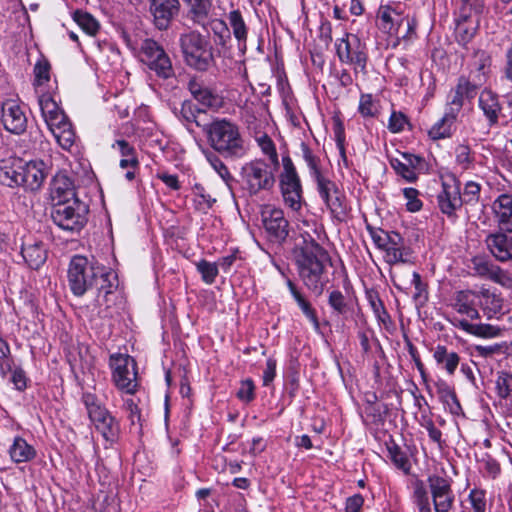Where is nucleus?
I'll return each instance as SVG.
<instances>
[{"instance_id":"nucleus-18","label":"nucleus","mask_w":512,"mask_h":512,"mask_svg":"<svg viewBox=\"0 0 512 512\" xmlns=\"http://www.w3.org/2000/svg\"><path fill=\"white\" fill-rule=\"evenodd\" d=\"M149 14L154 27L167 30L180 12L179 0H148Z\"/></svg>"},{"instance_id":"nucleus-19","label":"nucleus","mask_w":512,"mask_h":512,"mask_svg":"<svg viewBox=\"0 0 512 512\" xmlns=\"http://www.w3.org/2000/svg\"><path fill=\"white\" fill-rule=\"evenodd\" d=\"M482 86L481 78L475 76L473 78L461 75L456 86L451 90L447 98V103L458 111H461L464 105V100H472Z\"/></svg>"},{"instance_id":"nucleus-42","label":"nucleus","mask_w":512,"mask_h":512,"mask_svg":"<svg viewBox=\"0 0 512 512\" xmlns=\"http://www.w3.org/2000/svg\"><path fill=\"white\" fill-rule=\"evenodd\" d=\"M437 391L441 401L447 406L450 413L459 415L462 408L455 391L445 382H441L437 385Z\"/></svg>"},{"instance_id":"nucleus-59","label":"nucleus","mask_w":512,"mask_h":512,"mask_svg":"<svg viewBox=\"0 0 512 512\" xmlns=\"http://www.w3.org/2000/svg\"><path fill=\"white\" fill-rule=\"evenodd\" d=\"M403 195L407 200L406 208L409 212H418L421 210L423 203L419 199V191L417 189L412 187L404 188Z\"/></svg>"},{"instance_id":"nucleus-55","label":"nucleus","mask_w":512,"mask_h":512,"mask_svg":"<svg viewBox=\"0 0 512 512\" xmlns=\"http://www.w3.org/2000/svg\"><path fill=\"white\" fill-rule=\"evenodd\" d=\"M328 303L339 315H344L348 312V303L342 292L339 290H334L329 294Z\"/></svg>"},{"instance_id":"nucleus-30","label":"nucleus","mask_w":512,"mask_h":512,"mask_svg":"<svg viewBox=\"0 0 512 512\" xmlns=\"http://www.w3.org/2000/svg\"><path fill=\"white\" fill-rule=\"evenodd\" d=\"M38 102L48 128L60 125L62 121L68 119L57 102L49 94H42Z\"/></svg>"},{"instance_id":"nucleus-3","label":"nucleus","mask_w":512,"mask_h":512,"mask_svg":"<svg viewBox=\"0 0 512 512\" xmlns=\"http://www.w3.org/2000/svg\"><path fill=\"white\" fill-rule=\"evenodd\" d=\"M278 168L263 159L246 162L240 170L242 188L250 196L271 191L276 183L275 173Z\"/></svg>"},{"instance_id":"nucleus-22","label":"nucleus","mask_w":512,"mask_h":512,"mask_svg":"<svg viewBox=\"0 0 512 512\" xmlns=\"http://www.w3.org/2000/svg\"><path fill=\"white\" fill-rule=\"evenodd\" d=\"M485 243L498 261L512 260V236L503 232L491 233L486 237Z\"/></svg>"},{"instance_id":"nucleus-28","label":"nucleus","mask_w":512,"mask_h":512,"mask_svg":"<svg viewBox=\"0 0 512 512\" xmlns=\"http://www.w3.org/2000/svg\"><path fill=\"white\" fill-rule=\"evenodd\" d=\"M478 106L487 119L489 126L498 124L502 105L500 104L499 97L495 92L487 88L482 90L479 96Z\"/></svg>"},{"instance_id":"nucleus-1","label":"nucleus","mask_w":512,"mask_h":512,"mask_svg":"<svg viewBox=\"0 0 512 512\" xmlns=\"http://www.w3.org/2000/svg\"><path fill=\"white\" fill-rule=\"evenodd\" d=\"M327 251L315 240L305 243L296 257L298 274L304 285L316 295H321L328 282L326 262Z\"/></svg>"},{"instance_id":"nucleus-13","label":"nucleus","mask_w":512,"mask_h":512,"mask_svg":"<svg viewBox=\"0 0 512 512\" xmlns=\"http://www.w3.org/2000/svg\"><path fill=\"white\" fill-rule=\"evenodd\" d=\"M139 56L141 62L153 71L157 77L169 79L174 76L170 57L157 41L149 38L143 40Z\"/></svg>"},{"instance_id":"nucleus-24","label":"nucleus","mask_w":512,"mask_h":512,"mask_svg":"<svg viewBox=\"0 0 512 512\" xmlns=\"http://www.w3.org/2000/svg\"><path fill=\"white\" fill-rule=\"evenodd\" d=\"M47 248L40 240H27L21 246V255L24 262L31 269H39L47 260Z\"/></svg>"},{"instance_id":"nucleus-21","label":"nucleus","mask_w":512,"mask_h":512,"mask_svg":"<svg viewBox=\"0 0 512 512\" xmlns=\"http://www.w3.org/2000/svg\"><path fill=\"white\" fill-rule=\"evenodd\" d=\"M102 273H97L94 283H92V289L97 290L96 303L101 306L104 302L108 301V297L113 294L114 290L118 286L117 274L110 268L99 264V269Z\"/></svg>"},{"instance_id":"nucleus-33","label":"nucleus","mask_w":512,"mask_h":512,"mask_svg":"<svg viewBox=\"0 0 512 512\" xmlns=\"http://www.w3.org/2000/svg\"><path fill=\"white\" fill-rule=\"evenodd\" d=\"M228 27L231 29L234 38L237 40L239 51L244 54L247 49L248 27L242 16L237 10H232L227 14Z\"/></svg>"},{"instance_id":"nucleus-32","label":"nucleus","mask_w":512,"mask_h":512,"mask_svg":"<svg viewBox=\"0 0 512 512\" xmlns=\"http://www.w3.org/2000/svg\"><path fill=\"white\" fill-rule=\"evenodd\" d=\"M478 304L488 319L497 317L502 313L503 299L495 291L481 289L477 292Z\"/></svg>"},{"instance_id":"nucleus-64","label":"nucleus","mask_w":512,"mask_h":512,"mask_svg":"<svg viewBox=\"0 0 512 512\" xmlns=\"http://www.w3.org/2000/svg\"><path fill=\"white\" fill-rule=\"evenodd\" d=\"M255 386L252 379H245L241 382L240 388L237 392V397L245 402H250L255 397Z\"/></svg>"},{"instance_id":"nucleus-2","label":"nucleus","mask_w":512,"mask_h":512,"mask_svg":"<svg viewBox=\"0 0 512 512\" xmlns=\"http://www.w3.org/2000/svg\"><path fill=\"white\" fill-rule=\"evenodd\" d=\"M203 131L213 150L225 158L240 159L248 152L238 125L230 120L217 118L203 125Z\"/></svg>"},{"instance_id":"nucleus-15","label":"nucleus","mask_w":512,"mask_h":512,"mask_svg":"<svg viewBox=\"0 0 512 512\" xmlns=\"http://www.w3.org/2000/svg\"><path fill=\"white\" fill-rule=\"evenodd\" d=\"M336 52L342 63L352 64L355 72H366V45L357 35L350 34L336 42Z\"/></svg>"},{"instance_id":"nucleus-44","label":"nucleus","mask_w":512,"mask_h":512,"mask_svg":"<svg viewBox=\"0 0 512 512\" xmlns=\"http://www.w3.org/2000/svg\"><path fill=\"white\" fill-rule=\"evenodd\" d=\"M388 453L391 461L398 469L403 471L406 475L410 473L411 463L406 452H404L398 445L394 444L388 447Z\"/></svg>"},{"instance_id":"nucleus-41","label":"nucleus","mask_w":512,"mask_h":512,"mask_svg":"<svg viewBox=\"0 0 512 512\" xmlns=\"http://www.w3.org/2000/svg\"><path fill=\"white\" fill-rule=\"evenodd\" d=\"M380 108V100L373 94L362 93L360 95L358 112L363 118H377Z\"/></svg>"},{"instance_id":"nucleus-34","label":"nucleus","mask_w":512,"mask_h":512,"mask_svg":"<svg viewBox=\"0 0 512 512\" xmlns=\"http://www.w3.org/2000/svg\"><path fill=\"white\" fill-rule=\"evenodd\" d=\"M286 278V285L297 303L298 307L305 315V317L312 323L314 329L319 331L320 323L316 314L315 309L312 307L311 303L304 297V295L299 291L295 283L288 277Z\"/></svg>"},{"instance_id":"nucleus-53","label":"nucleus","mask_w":512,"mask_h":512,"mask_svg":"<svg viewBox=\"0 0 512 512\" xmlns=\"http://www.w3.org/2000/svg\"><path fill=\"white\" fill-rule=\"evenodd\" d=\"M369 304L378 319V321L382 323H386L389 320V314L386 311L382 300L379 298L377 293H369L368 294Z\"/></svg>"},{"instance_id":"nucleus-27","label":"nucleus","mask_w":512,"mask_h":512,"mask_svg":"<svg viewBox=\"0 0 512 512\" xmlns=\"http://www.w3.org/2000/svg\"><path fill=\"white\" fill-rule=\"evenodd\" d=\"M188 89L193 98L205 108H216L221 104V99L217 93L200 79H191L188 83Z\"/></svg>"},{"instance_id":"nucleus-20","label":"nucleus","mask_w":512,"mask_h":512,"mask_svg":"<svg viewBox=\"0 0 512 512\" xmlns=\"http://www.w3.org/2000/svg\"><path fill=\"white\" fill-rule=\"evenodd\" d=\"M1 120L4 128L13 134H21L26 130L27 117L24 108L13 99L2 103Z\"/></svg>"},{"instance_id":"nucleus-14","label":"nucleus","mask_w":512,"mask_h":512,"mask_svg":"<svg viewBox=\"0 0 512 512\" xmlns=\"http://www.w3.org/2000/svg\"><path fill=\"white\" fill-rule=\"evenodd\" d=\"M442 189L437 195L439 210L450 220L456 221L457 210L462 204L461 183L454 174H448L441 178Z\"/></svg>"},{"instance_id":"nucleus-46","label":"nucleus","mask_w":512,"mask_h":512,"mask_svg":"<svg viewBox=\"0 0 512 512\" xmlns=\"http://www.w3.org/2000/svg\"><path fill=\"white\" fill-rule=\"evenodd\" d=\"M481 185L475 181H468L461 188L463 206H475L480 199Z\"/></svg>"},{"instance_id":"nucleus-52","label":"nucleus","mask_w":512,"mask_h":512,"mask_svg":"<svg viewBox=\"0 0 512 512\" xmlns=\"http://www.w3.org/2000/svg\"><path fill=\"white\" fill-rule=\"evenodd\" d=\"M205 156L211 167L218 173L222 180L226 184H229V182L233 180V177L218 155L214 152H207Z\"/></svg>"},{"instance_id":"nucleus-31","label":"nucleus","mask_w":512,"mask_h":512,"mask_svg":"<svg viewBox=\"0 0 512 512\" xmlns=\"http://www.w3.org/2000/svg\"><path fill=\"white\" fill-rule=\"evenodd\" d=\"M301 157L306 164L309 176L314 181L329 174L320 156L314 152L305 142L300 143Z\"/></svg>"},{"instance_id":"nucleus-10","label":"nucleus","mask_w":512,"mask_h":512,"mask_svg":"<svg viewBox=\"0 0 512 512\" xmlns=\"http://www.w3.org/2000/svg\"><path fill=\"white\" fill-rule=\"evenodd\" d=\"M109 365L115 386L126 394H135L139 384L134 358L128 354L115 353L110 356Z\"/></svg>"},{"instance_id":"nucleus-63","label":"nucleus","mask_w":512,"mask_h":512,"mask_svg":"<svg viewBox=\"0 0 512 512\" xmlns=\"http://www.w3.org/2000/svg\"><path fill=\"white\" fill-rule=\"evenodd\" d=\"M10 381L17 391L23 392L27 388L28 377L21 367H14Z\"/></svg>"},{"instance_id":"nucleus-61","label":"nucleus","mask_w":512,"mask_h":512,"mask_svg":"<svg viewBox=\"0 0 512 512\" xmlns=\"http://www.w3.org/2000/svg\"><path fill=\"white\" fill-rule=\"evenodd\" d=\"M472 264H473L472 268L477 275H479L481 277L488 278V279L492 273V270L496 266L492 262L487 261L480 257L473 258Z\"/></svg>"},{"instance_id":"nucleus-51","label":"nucleus","mask_w":512,"mask_h":512,"mask_svg":"<svg viewBox=\"0 0 512 512\" xmlns=\"http://www.w3.org/2000/svg\"><path fill=\"white\" fill-rule=\"evenodd\" d=\"M467 501L472 512H487L486 491L479 488L470 490Z\"/></svg>"},{"instance_id":"nucleus-45","label":"nucleus","mask_w":512,"mask_h":512,"mask_svg":"<svg viewBox=\"0 0 512 512\" xmlns=\"http://www.w3.org/2000/svg\"><path fill=\"white\" fill-rule=\"evenodd\" d=\"M211 30L215 36V42L225 47L231 40V31L228 24L221 19H214L211 21Z\"/></svg>"},{"instance_id":"nucleus-62","label":"nucleus","mask_w":512,"mask_h":512,"mask_svg":"<svg viewBox=\"0 0 512 512\" xmlns=\"http://www.w3.org/2000/svg\"><path fill=\"white\" fill-rule=\"evenodd\" d=\"M489 279L507 289H512V276L497 265L492 270Z\"/></svg>"},{"instance_id":"nucleus-39","label":"nucleus","mask_w":512,"mask_h":512,"mask_svg":"<svg viewBox=\"0 0 512 512\" xmlns=\"http://www.w3.org/2000/svg\"><path fill=\"white\" fill-rule=\"evenodd\" d=\"M433 357L437 364L442 365L448 375H453L460 363V356L454 351H449L443 345H438L435 348Z\"/></svg>"},{"instance_id":"nucleus-48","label":"nucleus","mask_w":512,"mask_h":512,"mask_svg":"<svg viewBox=\"0 0 512 512\" xmlns=\"http://www.w3.org/2000/svg\"><path fill=\"white\" fill-rule=\"evenodd\" d=\"M478 19L472 21L471 15H463L456 22V32L461 35L462 40H470L476 31Z\"/></svg>"},{"instance_id":"nucleus-25","label":"nucleus","mask_w":512,"mask_h":512,"mask_svg":"<svg viewBox=\"0 0 512 512\" xmlns=\"http://www.w3.org/2000/svg\"><path fill=\"white\" fill-rule=\"evenodd\" d=\"M449 321L455 328L477 337L493 338L501 333V329L498 326L486 323H472L459 316H452Z\"/></svg>"},{"instance_id":"nucleus-60","label":"nucleus","mask_w":512,"mask_h":512,"mask_svg":"<svg viewBox=\"0 0 512 512\" xmlns=\"http://www.w3.org/2000/svg\"><path fill=\"white\" fill-rule=\"evenodd\" d=\"M402 157L407 164V166L414 172L417 173V175L420 172H424L427 170V164L425 162V159L419 155H415L412 153H403Z\"/></svg>"},{"instance_id":"nucleus-12","label":"nucleus","mask_w":512,"mask_h":512,"mask_svg":"<svg viewBox=\"0 0 512 512\" xmlns=\"http://www.w3.org/2000/svg\"><path fill=\"white\" fill-rule=\"evenodd\" d=\"M283 172L280 174L279 185L283 201L293 211L302 207V185L294 163L289 156L282 157Z\"/></svg>"},{"instance_id":"nucleus-6","label":"nucleus","mask_w":512,"mask_h":512,"mask_svg":"<svg viewBox=\"0 0 512 512\" xmlns=\"http://www.w3.org/2000/svg\"><path fill=\"white\" fill-rule=\"evenodd\" d=\"M179 43L186 64L196 70L206 71L214 61L209 40L196 31L180 35Z\"/></svg>"},{"instance_id":"nucleus-54","label":"nucleus","mask_w":512,"mask_h":512,"mask_svg":"<svg viewBox=\"0 0 512 512\" xmlns=\"http://www.w3.org/2000/svg\"><path fill=\"white\" fill-rule=\"evenodd\" d=\"M409 124L408 117L400 111H392L387 128L391 133H401L406 125Z\"/></svg>"},{"instance_id":"nucleus-23","label":"nucleus","mask_w":512,"mask_h":512,"mask_svg":"<svg viewBox=\"0 0 512 512\" xmlns=\"http://www.w3.org/2000/svg\"><path fill=\"white\" fill-rule=\"evenodd\" d=\"M460 111L446 104L445 112L442 118L435 122L428 131L432 140H440L452 136L455 130V122Z\"/></svg>"},{"instance_id":"nucleus-57","label":"nucleus","mask_w":512,"mask_h":512,"mask_svg":"<svg viewBox=\"0 0 512 512\" xmlns=\"http://www.w3.org/2000/svg\"><path fill=\"white\" fill-rule=\"evenodd\" d=\"M34 75L35 80L34 84L36 86H41L44 83L50 80V64L47 60L41 59L37 61L34 66Z\"/></svg>"},{"instance_id":"nucleus-17","label":"nucleus","mask_w":512,"mask_h":512,"mask_svg":"<svg viewBox=\"0 0 512 512\" xmlns=\"http://www.w3.org/2000/svg\"><path fill=\"white\" fill-rule=\"evenodd\" d=\"M427 482L432 499V510L450 512L455 504V495L450 481L438 475H430Z\"/></svg>"},{"instance_id":"nucleus-36","label":"nucleus","mask_w":512,"mask_h":512,"mask_svg":"<svg viewBox=\"0 0 512 512\" xmlns=\"http://www.w3.org/2000/svg\"><path fill=\"white\" fill-rule=\"evenodd\" d=\"M49 130L62 149L71 151L75 145L76 134L68 119L62 121L60 125L49 127Z\"/></svg>"},{"instance_id":"nucleus-38","label":"nucleus","mask_w":512,"mask_h":512,"mask_svg":"<svg viewBox=\"0 0 512 512\" xmlns=\"http://www.w3.org/2000/svg\"><path fill=\"white\" fill-rule=\"evenodd\" d=\"M411 501L418 512H432V501L429 491L422 480H416L412 484Z\"/></svg>"},{"instance_id":"nucleus-35","label":"nucleus","mask_w":512,"mask_h":512,"mask_svg":"<svg viewBox=\"0 0 512 512\" xmlns=\"http://www.w3.org/2000/svg\"><path fill=\"white\" fill-rule=\"evenodd\" d=\"M475 298L477 299V292L460 291L457 293L455 303L453 305L458 314L465 315L474 320L480 317L475 305Z\"/></svg>"},{"instance_id":"nucleus-26","label":"nucleus","mask_w":512,"mask_h":512,"mask_svg":"<svg viewBox=\"0 0 512 512\" xmlns=\"http://www.w3.org/2000/svg\"><path fill=\"white\" fill-rule=\"evenodd\" d=\"M492 209L499 228L512 233V195H499L493 202Z\"/></svg>"},{"instance_id":"nucleus-40","label":"nucleus","mask_w":512,"mask_h":512,"mask_svg":"<svg viewBox=\"0 0 512 512\" xmlns=\"http://www.w3.org/2000/svg\"><path fill=\"white\" fill-rule=\"evenodd\" d=\"M9 454L13 462L23 463L32 460L36 451L25 439L16 437L9 448Z\"/></svg>"},{"instance_id":"nucleus-11","label":"nucleus","mask_w":512,"mask_h":512,"mask_svg":"<svg viewBox=\"0 0 512 512\" xmlns=\"http://www.w3.org/2000/svg\"><path fill=\"white\" fill-rule=\"evenodd\" d=\"M314 183L319 197L329 210L332 219L336 222H345L348 218L349 208L346 197L337 184L330 179L329 174Z\"/></svg>"},{"instance_id":"nucleus-43","label":"nucleus","mask_w":512,"mask_h":512,"mask_svg":"<svg viewBox=\"0 0 512 512\" xmlns=\"http://www.w3.org/2000/svg\"><path fill=\"white\" fill-rule=\"evenodd\" d=\"M186 2L190 7L193 21L204 25L211 8V0H186Z\"/></svg>"},{"instance_id":"nucleus-56","label":"nucleus","mask_w":512,"mask_h":512,"mask_svg":"<svg viewBox=\"0 0 512 512\" xmlns=\"http://www.w3.org/2000/svg\"><path fill=\"white\" fill-rule=\"evenodd\" d=\"M391 167L395 170V172L400 175L405 181L409 183H414L418 179L417 173H414L405 163V161H401L399 159H391L390 160Z\"/></svg>"},{"instance_id":"nucleus-50","label":"nucleus","mask_w":512,"mask_h":512,"mask_svg":"<svg viewBox=\"0 0 512 512\" xmlns=\"http://www.w3.org/2000/svg\"><path fill=\"white\" fill-rule=\"evenodd\" d=\"M257 142L263 154L268 157V164L279 167L278 153L272 139L268 135L264 134L257 138Z\"/></svg>"},{"instance_id":"nucleus-37","label":"nucleus","mask_w":512,"mask_h":512,"mask_svg":"<svg viewBox=\"0 0 512 512\" xmlns=\"http://www.w3.org/2000/svg\"><path fill=\"white\" fill-rule=\"evenodd\" d=\"M491 66L490 55L483 50H478L473 55L472 63L470 64L469 77L475 76L481 78L482 85H484L488 78V72Z\"/></svg>"},{"instance_id":"nucleus-49","label":"nucleus","mask_w":512,"mask_h":512,"mask_svg":"<svg viewBox=\"0 0 512 512\" xmlns=\"http://www.w3.org/2000/svg\"><path fill=\"white\" fill-rule=\"evenodd\" d=\"M74 20L88 35H95L99 29L97 20L87 12L76 11Z\"/></svg>"},{"instance_id":"nucleus-16","label":"nucleus","mask_w":512,"mask_h":512,"mask_svg":"<svg viewBox=\"0 0 512 512\" xmlns=\"http://www.w3.org/2000/svg\"><path fill=\"white\" fill-rule=\"evenodd\" d=\"M263 227L271 242L281 244L289 235V222L281 208L266 205L261 212Z\"/></svg>"},{"instance_id":"nucleus-29","label":"nucleus","mask_w":512,"mask_h":512,"mask_svg":"<svg viewBox=\"0 0 512 512\" xmlns=\"http://www.w3.org/2000/svg\"><path fill=\"white\" fill-rule=\"evenodd\" d=\"M50 197L52 205L64 203L70 199H78L75 195L74 185L69 177L57 174L50 185Z\"/></svg>"},{"instance_id":"nucleus-47","label":"nucleus","mask_w":512,"mask_h":512,"mask_svg":"<svg viewBox=\"0 0 512 512\" xmlns=\"http://www.w3.org/2000/svg\"><path fill=\"white\" fill-rule=\"evenodd\" d=\"M196 269L200 273L202 281L208 285L215 282L219 272L217 263L209 262L204 259L196 263Z\"/></svg>"},{"instance_id":"nucleus-7","label":"nucleus","mask_w":512,"mask_h":512,"mask_svg":"<svg viewBox=\"0 0 512 512\" xmlns=\"http://www.w3.org/2000/svg\"><path fill=\"white\" fill-rule=\"evenodd\" d=\"M89 207L79 199L52 205L51 218L60 229L72 234L79 233L88 221Z\"/></svg>"},{"instance_id":"nucleus-8","label":"nucleus","mask_w":512,"mask_h":512,"mask_svg":"<svg viewBox=\"0 0 512 512\" xmlns=\"http://www.w3.org/2000/svg\"><path fill=\"white\" fill-rule=\"evenodd\" d=\"M95 259L74 255L68 265V285L74 296L81 297L92 289L97 273H102Z\"/></svg>"},{"instance_id":"nucleus-9","label":"nucleus","mask_w":512,"mask_h":512,"mask_svg":"<svg viewBox=\"0 0 512 512\" xmlns=\"http://www.w3.org/2000/svg\"><path fill=\"white\" fill-rule=\"evenodd\" d=\"M367 230L376 247L384 252V260L389 265L409 262L411 250L398 232L385 231L371 226H367Z\"/></svg>"},{"instance_id":"nucleus-58","label":"nucleus","mask_w":512,"mask_h":512,"mask_svg":"<svg viewBox=\"0 0 512 512\" xmlns=\"http://www.w3.org/2000/svg\"><path fill=\"white\" fill-rule=\"evenodd\" d=\"M496 388L499 397L506 399L512 392V374L507 372L499 373L496 380Z\"/></svg>"},{"instance_id":"nucleus-4","label":"nucleus","mask_w":512,"mask_h":512,"mask_svg":"<svg viewBox=\"0 0 512 512\" xmlns=\"http://www.w3.org/2000/svg\"><path fill=\"white\" fill-rule=\"evenodd\" d=\"M81 401L95 430L101 434L106 442H116L120 434L119 421L99 400L96 394L84 392L82 393Z\"/></svg>"},{"instance_id":"nucleus-5","label":"nucleus","mask_w":512,"mask_h":512,"mask_svg":"<svg viewBox=\"0 0 512 512\" xmlns=\"http://www.w3.org/2000/svg\"><path fill=\"white\" fill-rule=\"evenodd\" d=\"M44 163L42 161L15 160L11 166L3 169L2 182L9 187L22 186L26 190H38L45 179Z\"/></svg>"}]
</instances>
